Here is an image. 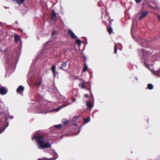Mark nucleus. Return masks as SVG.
I'll list each match as a JSON object with an SVG mask.
<instances>
[{
    "label": "nucleus",
    "instance_id": "nucleus-30",
    "mask_svg": "<svg viewBox=\"0 0 160 160\" xmlns=\"http://www.w3.org/2000/svg\"><path fill=\"white\" fill-rule=\"evenodd\" d=\"M158 19L160 21V16L159 15H158Z\"/></svg>",
    "mask_w": 160,
    "mask_h": 160
},
{
    "label": "nucleus",
    "instance_id": "nucleus-18",
    "mask_svg": "<svg viewBox=\"0 0 160 160\" xmlns=\"http://www.w3.org/2000/svg\"><path fill=\"white\" fill-rule=\"evenodd\" d=\"M54 127L57 129H59L62 127V125L61 124H60L58 125H55L54 126Z\"/></svg>",
    "mask_w": 160,
    "mask_h": 160
},
{
    "label": "nucleus",
    "instance_id": "nucleus-22",
    "mask_svg": "<svg viewBox=\"0 0 160 160\" xmlns=\"http://www.w3.org/2000/svg\"><path fill=\"white\" fill-rule=\"evenodd\" d=\"M90 121V118H87L85 119L84 121L86 123H87L89 122Z\"/></svg>",
    "mask_w": 160,
    "mask_h": 160
},
{
    "label": "nucleus",
    "instance_id": "nucleus-28",
    "mask_svg": "<svg viewBox=\"0 0 160 160\" xmlns=\"http://www.w3.org/2000/svg\"><path fill=\"white\" fill-rule=\"evenodd\" d=\"M151 3H154L155 4H156V3H155V2L153 1H152V0H151Z\"/></svg>",
    "mask_w": 160,
    "mask_h": 160
},
{
    "label": "nucleus",
    "instance_id": "nucleus-25",
    "mask_svg": "<svg viewBox=\"0 0 160 160\" xmlns=\"http://www.w3.org/2000/svg\"><path fill=\"white\" fill-rule=\"evenodd\" d=\"M148 88L149 89H150V83H148V87L146 88V89Z\"/></svg>",
    "mask_w": 160,
    "mask_h": 160
},
{
    "label": "nucleus",
    "instance_id": "nucleus-32",
    "mask_svg": "<svg viewBox=\"0 0 160 160\" xmlns=\"http://www.w3.org/2000/svg\"><path fill=\"white\" fill-rule=\"evenodd\" d=\"M37 160H43V159H38Z\"/></svg>",
    "mask_w": 160,
    "mask_h": 160
},
{
    "label": "nucleus",
    "instance_id": "nucleus-3",
    "mask_svg": "<svg viewBox=\"0 0 160 160\" xmlns=\"http://www.w3.org/2000/svg\"><path fill=\"white\" fill-rule=\"evenodd\" d=\"M57 13L54 10H52L51 14V20L54 21H56L57 20Z\"/></svg>",
    "mask_w": 160,
    "mask_h": 160
},
{
    "label": "nucleus",
    "instance_id": "nucleus-4",
    "mask_svg": "<svg viewBox=\"0 0 160 160\" xmlns=\"http://www.w3.org/2000/svg\"><path fill=\"white\" fill-rule=\"evenodd\" d=\"M68 34L70 35L72 38L76 39L77 38V36L70 30H69L68 32Z\"/></svg>",
    "mask_w": 160,
    "mask_h": 160
},
{
    "label": "nucleus",
    "instance_id": "nucleus-1",
    "mask_svg": "<svg viewBox=\"0 0 160 160\" xmlns=\"http://www.w3.org/2000/svg\"><path fill=\"white\" fill-rule=\"evenodd\" d=\"M32 138L36 139V142L38 146V148L43 149L49 148L51 146V144L48 142L44 143L45 138L42 135H34Z\"/></svg>",
    "mask_w": 160,
    "mask_h": 160
},
{
    "label": "nucleus",
    "instance_id": "nucleus-7",
    "mask_svg": "<svg viewBox=\"0 0 160 160\" xmlns=\"http://www.w3.org/2000/svg\"><path fill=\"white\" fill-rule=\"evenodd\" d=\"M51 69L52 71L54 77H55L57 73L56 71V66L55 65H53L52 66Z\"/></svg>",
    "mask_w": 160,
    "mask_h": 160
},
{
    "label": "nucleus",
    "instance_id": "nucleus-33",
    "mask_svg": "<svg viewBox=\"0 0 160 160\" xmlns=\"http://www.w3.org/2000/svg\"><path fill=\"white\" fill-rule=\"evenodd\" d=\"M68 122V121H67L66 122H65V124H67V123Z\"/></svg>",
    "mask_w": 160,
    "mask_h": 160
},
{
    "label": "nucleus",
    "instance_id": "nucleus-6",
    "mask_svg": "<svg viewBox=\"0 0 160 160\" xmlns=\"http://www.w3.org/2000/svg\"><path fill=\"white\" fill-rule=\"evenodd\" d=\"M24 88L22 86H20L18 87L17 89V92L19 94H21L23 91Z\"/></svg>",
    "mask_w": 160,
    "mask_h": 160
},
{
    "label": "nucleus",
    "instance_id": "nucleus-35",
    "mask_svg": "<svg viewBox=\"0 0 160 160\" xmlns=\"http://www.w3.org/2000/svg\"><path fill=\"white\" fill-rule=\"evenodd\" d=\"M2 131H0V133H2Z\"/></svg>",
    "mask_w": 160,
    "mask_h": 160
},
{
    "label": "nucleus",
    "instance_id": "nucleus-31",
    "mask_svg": "<svg viewBox=\"0 0 160 160\" xmlns=\"http://www.w3.org/2000/svg\"><path fill=\"white\" fill-rule=\"evenodd\" d=\"M132 35V37L133 38V39H137V37H134L133 36V35Z\"/></svg>",
    "mask_w": 160,
    "mask_h": 160
},
{
    "label": "nucleus",
    "instance_id": "nucleus-27",
    "mask_svg": "<svg viewBox=\"0 0 160 160\" xmlns=\"http://www.w3.org/2000/svg\"><path fill=\"white\" fill-rule=\"evenodd\" d=\"M153 88V86L152 84H151V89Z\"/></svg>",
    "mask_w": 160,
    "mask_h": 160
},
{
    "label": "nucleus",
    "instance_id": "nucleus-34",
    "mask_svg": "<svg viewBox=\"0 0 160 160\" xmlns=\"http://www.w3.org/2000/svg\"><path fill=\"white\" fill-rule=\"evenodd\" d=\"M16 41V43H18V41H17V40H16V41Z\"/></svg>",
    "mask_w": 160,
    "mask_h": 160
},
{
    "label": "nucleus",
    "instance_id": "nucleus-13",
    "mask_svg": "<svg viewBox=\"0 0 160 160\" xmlns=\"http://www.w3.org/2000/svg\"><path fill=\"white\" fill-rule=\"evenodd\" d=\"M85 83L83 82H80L79 84V86L82 88H85Z\"/></svg>",
    "mask_w": 160,
    "mask_h": 160
},
{
    "label": "nucleus",
    "instance_id": "nucleus-10",
    "mask_svg": "<svg viewBox=\"0 0 160 160\" xmlns=\"http://www.w3.org/2000/svg\"><path fill=\"white\" fill-rule=\"evenodd\" d=\"M149 61L148 60V61L146 59H145L144 60V64L145 66L149 69H150V67H149Z\"/></svg>",
    "mask_w": 160,
    "mask_h": 160
},
{
    "label": "nucleus",
    "instance_id": "nucleus-21",
    "mask_svg": "<svg viewBox=\"0 0 160 160\" xmlns=\"http://www.w3.org/2000/svg\"><path fill=\"white\" fill-rule=\"evenodd\" d=\"M58 31L56 30H54L52 33V36H53L54 35L57 34L58 33Z\"/></svg>",
    "mask_w": 160,
    "mask_h": 160
},
{
    "label": "nucleus",
    "instance_id": "nucleus-20",
    "mask_svg": "<svg viewBox=\"0 0 160 160\" xmlns=\"http://www.w3.org/2000/svg\"><path fill=\"white\" fill-rule=\"evenodd\" d=\"M76 43L79 46L81 43V41H76Z\"/></svg>",
    "mask_w": 160,
    "mask_h": 160
},
{
    "label": "nucleus",
    "instance_id": "nucleus-26",
    "mask_svg": "<svg viewBox=\"0 0 160 160\" xmlns=\"http://www.w3.org/2000/svg\"><path fill=\"white\" fill-rule=\"evenodd\" d=\"M84 97L86 98H88L89 97V96L88 94H86L84 95Z\"/></svg>",
    "mask_w": 160,
    "mask_h": 160
},
{
    "label": "nucleus",
    "instance_id": "nucleus-11",
    "mask_svg": "<svg viewBox=\"0 0 160 160\" xmlns=\"http://www.w3.org/2000/svg\"><path fill=\"white\" fill-rule=\"evenodd\" d=\"M16 2L19 5H20L24 1V0H13Z\"/></svg>",
    "mask_w": 160,
    "mask_h": 160
},
{
    "label": "nucleus",
    "instance_id": "nucleus-5",
    "mask_svg": "<svg viewBox=\"0 0 160 160\" xmlns=\"http://www.w3.org/2000/svg\"><path fill=\"white\" fill-rule=\"evenodd\" d=\"M8 91L4 87L0 88V93L2 95H4L6 94Z\"/></svg>",
    "mask_w": 160,
    "mask_h": 160
},
{
    "label": "nucleus",
    "instance_id": "nucleus-8",
    "mask_svg": "<svg viewBox=\"0 0 160 160\" xmlns=\"http://www.w3.org/2000/svg\"><path fill=\"white\" fill-rule=\"evenodd\" d=\"M111 22H110L109 24V27L108 28V32L110 34H111L113 32V29L112 28L111 26Z\"/></svg>",
    "mask_w": 160,
    "mask_h": 160
},
{
    "label": "nucleus",
    "instance_id": "nucleus-12",
    "mask_svg": "<svg viewBox=\"0 0 160 160\" xmlns=\"http://www.w3.org/2000/svg\"><path fill=\"white\" fill-rule=\"evenodd\" d=\"M86 103L87 106L88 108H92V105L91 102L90 101H87Z\"/></svg>",
    "mask_w": 160,
    "mask_h": 160
},
{
    "label": "nucleus",
    "instance_id": "nucleus-14",
    "mask_svg": "<svg viewBox=\"0 0 160 160\" xmlns=\"http://www.w3.org/2000/svg\"><path fill=\"white\" fill-rule=\"evenodd\" d=\"M41 80H40L39 81L35 82L34 83V84L36 86H39L41 84Z\"/></svg>",
    "mask_w": 160,
    "mask_h": 160
},
{
    "label": "nucleus",
    "instance_id": "nucleus-37",
    "mask_svg": "<svg viewBox=\"0 0 160 160\" xmlns=\"http://www.w3.org/2000/svg\"><path fill=\"white\" fill-rule=\"evenodd\" d=\"M77 40H80L79 39H77Z\"/></svg>",
    "mask_w": 160,
    "mask_h": 160
},
{
    "label": "nucleus",
    "instance_id": "nucleus-2",
    "mask_svg": "<svg viewBox=\"0 0 160 160\" xmlns=\"http://www.w3.org/2000/svg\"><path fill=\"white\" fill-rule=\"evenodd\" d=\"M148 12L147 11H144L142 12H140L139 13H138L135 15L134 17L133 21V24L132 26V28H131V33L132 34V32L133 30L134 29V24H133V20L134 19L135 20H139L142 19L144 18L148 14Z\"/></svg>",
    "mask_w": 160,
    "mask_h": 160
},
{
    "label": "nucleus",
    "instance_id": "nucleus-19",
    "mask_svg": "<svg viewBox=\"0 0 160 160\" xmlns=\"http://www.w3.org/2000/svg\"><path fill=\"white\" fill-rule=\"evenodd\" d=\"M114 53L116 54L117 53V47L116 44H115V45L114 46Z\"/></svg>",
    "mask_w": 160,
    "mask_h": 160
},
{
    "label": "nucleus",
    "instance_id": "nucleus-29",
    "mask_svg": "<svg viewBox=\"0 0 160 160\" xmlns=\"http://www.w3.org/2000/svg\"><path fill=\"white\" fill-rule=\"evenodd\" d=\"M89 92H90V93H91V95L92 96V92H91V90L90 89H89Z\"/></svg>",
    "mask_w": 160,
    "mask_h": 160
},
{
    "label": "nucleus",
    "instance_id": "nucleus-36",
    "mask_svg": "<svg viewBox=\"0 0 160 160\" xmlns=\"http://www.w3.org/2000/svg\"><path fill=\"white\" fill-rule=\"evenodd\" d=\"M150 7H151H151H152V6L151 5L150 6Z\"/></svg>",
    "mask_w": 160,
    "mask_h": 160
},
{
    "label": "nucleus",
    "instance_id": "nucleus-16",
    "mask_svg": "<svg viewBox=\"0 0 160 160\" xmlns=\"http://www.w3.org/2000/svg\"><path fill=\"white\" fill-rule=\"evenodd\" d=\"M88 69V67L85 63L83 68L82 69V71L86 72Z\"/></svg>",
    "mask_w": 160,
    "mask_h": 160
},
{
    "label": "nucleus",
    "instance_id": "nucleus-17",
    "mask_svg": "<svg viewBox=\"0 0 160 160\" xmlns=\"http://www.w3.org/2000/svg\"><path fill=\"white\" fill-rule=\"evenodd\" d=\"M15 40H19L20 39V37L19 35H16L15 36Z\"/></svg>",
    "mask_w": 160,
    "mask_h": 160
},
{
    "label": "nucleus",
    "instance_id": "nucleus-15",
    "mask_svg": "<svg viewBox=\"0 0 160 160\" xmlns=\"http://www.w3.org/2000/svg\"><path fill=\"white\" fill-rule=\"evenodd\" d=\"M151 71L154 75H158L159 72L157 71H155L154 70H151Z\"/></svg>",
    "mask_w": 160,
    "mask_h": 160
},
{
    "label": "nucleus",
    "instance_id": "nucleus-24",
    "mask_svg": "<svg viewBox=\"0 0 160 160\" xmlns=\"http://www.w3.org/2000/svg\"><path fill=\"white\" fill-rule=\"evenodd\" d=\"M62 107H58L57 108H56V110L58 111H59V110H60L61 108H62Z\"/></svg>",
    "mask_w": 160,
    "mask_h": 160
},
{
    "label": "nucleus",
    "instance_id": "nucleus-9",
    "mask_svg": "<svg viewBox=\"0 0 160 160\" xmlns=\"http://www.w3.org/2000/svg\"><path fill=\"white\" fill-rule=\"evenodd\" d=\"M67 66V62H65L62 64L61 65L60 68L64 70H66Z\"/></svg>",
    "mask_w": 160,
    "mask_h": 160
},
{
    "label": "nucleus",
    "instance_id": "nucleus-23",
    "mask_svg": "<svg viewBox=\"0 0 160 160\" xmlns=\"http://www.w3.org/2000/svg\"><path fill=\"white\" fill-rule=\"evenodd\" d=\"M135 2L137 3H140L142 1V0H135Z\"/></svg>",
    "mask_w": 160,
    "mask_h": 160
}]
</instances>
